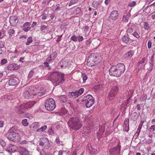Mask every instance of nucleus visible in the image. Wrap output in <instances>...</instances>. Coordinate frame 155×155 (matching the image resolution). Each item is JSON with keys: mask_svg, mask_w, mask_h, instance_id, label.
<instances>
[{"mask_svg": "<svg viewBox=\"0 0 155 155\" xmlns=\"http://www.w3.org/2000/svg\"><path fill=\"white\" fill-rule=\"evenodd\" d=\"M60 99L61 101H62V102L63 103H65L67 101H68V100L69 99L68 97H66V96L65 95H62L60 96Z\"/></svg>", "mask_w": 155, "mask_h": 155, "instance_id": "24", "label": "nucleus"}, {"mask_svg": "<svg viewBox=\"0 0 155 155\" xmlns=\"http://www.w3.org/2000/svg\"><path fill=\"white\" fill-rule=\"evenodd\" d=\"M150 27L149 26L148 23L147 22L144 23V28L146 30H148L150 29Z\"/></svg>", "mask_w": 155, "mask_h": 155, "instance_id": "36", "label": "nucleus"}, {"mask_svg": "<svg viewBox=\"0 0 155 155\" xmlns=\"http://www.w3.org/2000/svg\"><path fill=\"white\" fill-rule=\"evenodd\" d=\"M49 63V62H47V61H46L45 62H44V64L46 67H49V64H48Z\"/></svg>", "mask_w": 155, "mask_h": 155, "instance_id": "63", "label": "nucleus"}, {"mask_svg": "<svg viewBox=\"0 0 155 155\" xmlns=\"http://www.w3.org/2000/svg\"><path fill=\"white\" fill-rule=\"evenodd\" d=\"M68 64V62L65 59H63L60 63V65L61 67L63 68H65Z\"/></svg>", "mask_w": 155, "mask_h": 155, "instance_id": "18", "label": "nucleus"}, {"mask_svg": "<svg viewBox=\"0 0 155 155\" xmlns=\"http://www.w3.org/2000/svg\"><path fill=\"white\" fill-rule=\"evenodd\" d=\"M78 36L75 35L72 36L71 38V39L73 41L76 42L78 41Z\"/></svg>", "mask_w": 155, "mask_h": 155, "instance_id": "37", "label": "nucleus"}, {"mask_svg": "<svg viewBox=\"0 0 155 155\" xmlns=\"http://www.w3.org/2000/svg\"><path fill=\"white\" fill-rule=\"evenodd\" d=\"M46 91L44 90L42 91L41 88L40 89V91L38 92L37 94L34 95H37L38 97L44 96L45 95Z\"/></svg>", "mask_w": 155, "mask_h": 155, "instance_id": "21", "label": "nucleus"}, {"mask_svg": "<svg viewBox=\"0 0 155 155\" xmlns=\"http://www.w3.org/2000/svg\"><path fill=\"white\" fill-rule=\"evenodd\" d=\"M0 143L2 147L5 146L6 145L5 143L3 140L0 141Z\"/></svg>", "mask_w": 155, "mask_h": 155, "instance_id": "53", "label": "nucleus"}, {"mask_svg": "<svg viewBox=\"0 0 155 155\" xmlns=\"http://www.w3.org/2000/svg\"><path fill=\"white\" fill-rule=\"evenodd\" d=\"M36 102L35 101H32L23 104L24 107H25V109L31 107Z\"/></svg>", "mask_w": 155, "mask_h": 155, "instance_id": "15", "label": "nucleus"}, {"mask_svg": "<svg viewBox=\"0 0 155 155\" xmlns=\"http://www.w3.org/2000/svg\"><path fill=\"white\" fill-rule=\"evenodd\" d=\"M83 40V38L82 36H78V40L79 41H81Z\"/></svg>", "mask_w": 155, "mask_h": 155, "instance_id": "54", "label": "nucleus"}, {"mask_svg": "<svg viewBox=\"0 0 155 155\" xmlns=\"http://www.w3.org/2000/svg\"><path fill=\"white\" fill-rule=\"evenodd\" d=\"M23 151H21V155H26L28 153V150L25 148H22Z\"/></svg>", "mask_w": 155, "mask_h": 155, "instance_id": "34", "label": "nucleus"}, {"mask_svg": "<svg viewBox=\"0 0 155 155\" xmlns=\"http://www.w3.org/2000/svg\"><path fill=\"white\" fill-rule=\"evenodd\" d=\"M142 126V125L140 124H139V125L138 126V127L137 128V131L136 132V134H137V137H138L139 136V135L140 134V130Z\"/></svg>", "mask_w": 155, "mask_h": 155, "instance_id": "38", "label": "nucleus"}, {"mask_svg": "<svg viewBox=\"0 0 155 155\" xmlns=\"http://www.w3.org/2000/svg\"><path fill=\"white\" fill-rule=\"evenodd\" d=\"M31 23L29 22H26L23 25V27H27L28 25H30Z\"/></svg>", "mask_w": 155, "mask_h": 155, "instance_id": "55", "label": "nucleus"}, {"mask_svg": "<svg viewBox=\"0 0 155 155\" xmlns=\"http://www.w3.org/2000/svg\"><path fill=\"white\" fill-rule=\"evenodd\" d=\"M70 101H71V99H69L68 100V101H67V102H66L67 103L66 104V106L68 107H70L72 105L73 103H71Z\"/></svg>", "mask_w": 155, "mask_h": 155, "instance_id": "43", "label": "nucleus"}, {"mask_svg": "<svg viewBox=\"0 0 155 155\" xmlns=\"http://www.w3.org/2000/svg\"><path fill=\"white\" fill-rule=\"evenodd\" d=\"M68 124L70 128L75 130H78L82 126L81 122L76 117L70 118L68 122Z\"/></svg>", "mask_w": 155, "mask_h": 155, "instance_id": "3", "label": "nucleus"}, {"mask_svg": "<svg viewBox=\"0 0 155 155\" xmlns=\"http://www.w3.org/2000/svg\"><path fill=\"white\" fill-rule=\"evenodd\" d=\"M82 77L83 78V82H85V81L87 79V75L84 73H83L82 74Z\"/></svg>", "mask_w": 155, "mask_h": 155, "instance_id": "35", "label": "nucleus"}, {"mask_svg": "<svg viewBox=\"0 0 155 155\" xmlns=\"http://www.w3.org/2000/svg\"><path fill=\"white\" fill-rule=\"evenodd\" d=\"M81 11V9L80 8L78 7L77 8L75 11V13L76 14L79 13Z\"/></svg>", "mask_w": 155, "mask_h": 155, "instance_id": "52", "label": "nucleus"}, {"mask_svg": "<svg viewBox=\"0 0 155 155\" xmlns=\"http://www.w3.org/2000/svg\"><path fill=\"white\" fill-rule=\"evenodd\" d=\"M45 105L46 109L49 111L53 110L56 107L55 102L51 98H49L45 101Z\"/></svg>", "mask_w": 155, "mask_h": 155, "instance_id": "6", "label": "nucleus"}, {"mask_svg": "<svg viewBox=\"0 0 155 155\" xmlns=\"http://www.w3.org/2000/svg\"><path fill=\"white\" fill-rule=\"evenodd\" d=\"M20 130H18L17 126H14L8 130V132L9 133H18Z\"/></svg>", "mask_w": 155, "mask_h": 155, "instance_id": "19", "label": "nucleus"}, {"mask_svg": "<svg viewBox=\"0 0 155 155\" xmlns=\"http://www.w3.org/2000/svg\"><path fill=\"white\" fill-rule=\"evenodd\" d=\"M49 2L48 0H43L42 4L43 5H49Z\"/></svg>", "mask_w": 155, "mask_h": 155, "instance_id": "51", "label": "nucleus"}, {"mask_svg": "<svg viewBox=\"0 0 155 155\" xmlns=\"http://www.w3.org/2000/svg\"><path fill=\"white\" fill-rule=\"evenodd\" d=\"M120 145L118 143L116 147L110 149V152L113 154L117 153L118 155H119L120 154Z\"/></svg>", "mask_w": 155, "mask_h": 155, "instance_id": "9", "label": "nucleus"}, {"mask_svg": "<svg viewBox=\"0 0 155 155\" xmlns=\"http://www.w3.org/2000/svg\"><path fill=\"white\" fill-rule=\"evenodd\" d=\"M84 89L83 88H81L79 89L78 91H75L77 95V96L78 97L81 95L84 92Z\"/></svg>", "mask_w": 155, "mask_h": 155, "instance_id": "28", "label": "nucleus"}, {"mask_svg": "<svg viewBox=\"0 0 155 155\" xmlns=\"http://www.w3.org/2000/svg\"><path fill=\"white\" fill-rule=\"evenodd\" d=\"M129 125H123V127L124 130L127 132H128L129 130Z\"/></svg>", "mask_w": 155, "mask_h": 155, "instance_id": "46", "label": "nucleus"}, {"mask_svg": "<svg viewBox=\"0 0 155 155\" xmlns=\"http://www.w3.org/2000/svg\"><path fill=\"white\" fill-rule=\"evenodd\" d=\"M34 71L32 70H31L30 71V72L28 75V80H29L32 77V76L34 74Z\"/></svg>", "mask_w": 155, "mask_h": 155, "instance_id": "33", "label": "nucleus"}, {"mask_svg": "<svg viewBox=\"0 0 155 155\" xmlns=\"http://www.w3.org/2000/svg\"><path fill=\"white\" fill-rule=\"evenodd\" d=\"M25 98H28L30 97V94L28 91H25L23 94Z\"/></svg>", "mask_w": 155, "mask_h": 155, "instance_id": "30", "label": "nucleus"}, {"mask_svg": "<svg viewBox=\"0 0 155 155\" xmlns=\"http://www.w3.org/2000/svg\"><path fill=\"white\" fill-rule=\"evenodd\" d=\"M17 149V147L15 145L9 144L7 149V151L9 152H14Z\"/></svg>", "mask_w": 155, "mask_h": 155, "instance_id": "14", "label": "nucleus"}, {"mask_svg": "<svg viewBox=\"0 0 155 155\" xmlns=\"http://www.w3.org/2000/svg\"><path fill=\"white\" fill-rule=\"evenodd\" d=\"M130 16V12L127 13L126 15H124L122 21L124 22H127L128 21L129 17Z\"/></svg>", "mask_w": 155, "mask_h": 155, "instance_id": "23", "label": "nucleus"}, {"mask_svg": "<svg viewBox=\"0 0 155 155\" xmlns=\"http://www.w3.org/2000/svg\"><path fill=\"white\" fill-rule=\"evenodd\" d=\"M55 142L57 144H59L60 143V141L59 137H57L55 140Z\"/></svg>", "mask_w": 155, "mask_h": 155, "instance_id": "62", "label": "nucleus"}, {"mask_svg": "<svg viewBox=\"0 0 155 155\" xmlns=\"http://www.w3.org/2000/svg\"><path fill=\"white\" fill-rule=\"evenodd\" d=\"M25 107L23 104H21L20 106L16 107L15 108V110L19 113H21L23 112V111L25 110Z\"/></svg>", "mask_w": 155, "mask_h": 155, "instance_id": "16", "label": "nucleus"}, {"mask_svg": "<svg viewBox=\"0 0 155 155\" xmlns=\"http://www.w3.org/2000/svg\"><path fill=\"white\" fill-rule=\"evenodd\" d=\"M133 35L134 37L137 38H138L139 37V35L136 32H134Z\"/></svg>", "mask_w": 155, "mask_h": 155, "instance_id": "58", "label": "nucleus"}, {"mask_svg": "<svg viewBox=\"0 0 155 155\" xmlns=\"http://www.w3.org/2000/svg\"><path fill=\"white\" fill-rule=\"evenodd\" d=\"M152 129H153V130H155V125L151 126L149 128L148 130H150H150Z\"/></svg>", "mask_w": 155, "mask_h": 155, "instance_id": "59", "label": "nucleus"}, {"mask_svg": "<svg viewBox=\"0 0 155 155\" xmlns=\"http://www.w3.org/2000/svg\"><path fill=\"white\" fill-rule=\"evenodd\" d=\"M145 64H143L142 63H140L139 62L138 63V68L140 69L143 68L144 67Z\"/></svg>", "mask_w": 155, "mask_h": 155, "instance_id": "40", "label": "nucleus"}, {"mask_svg": "<svg viewBox=\"0 0 155 155\" xmlns=\"http://www.w3.org/2000/svg\"><path fill=\"white\" fill-rule=\"evenodd\" d=\"M49 143L48 140L45 137L41 138L39 142V145L42 147L44 146V145L48 146Z\"/></svg>", "mask_w": 155, "mask_h": 155, "instance_id": "11", "label": "nucleus"}, {"mask_svg": "<svg viewBox=\"0 0 155 155\" xmlns=\"http://www.w3.org/2000/svg\"><path fill=\"white\" fill-rule=\"evenodd\" d=\"M122 41L126 43H127L129 41L127 35L126 34L122 38Z\"/></svg>", "mask_w": 155, "mask_h": 155, "instance_id": "26", "label": "nucleus"}, {"mask_svg": "<svg viewBox=\"0 0 155 155\" xmlns=\"http://www.w3.org/2000/svg\"><path fill=\"white\" fill-rule=\"evenodd\" d=\"M97 2L95 1H94L92 3V5L93 6L94 8H96L97 7V5H96V4H97Z\"/></svg>", "mask_w": 155, "mask_h": 155, "instance_id": "61", "label": "nucleus"}, {"mask_svg": "<svg viewBox=\"0 0 155 155\" xmlns=\"http://www.w3.org/2000/svg\"><path fill=\"white\" fill-rule=\"evenodd\" d=\"M78 1V0H71L69 4V5L70 6L76 3Z\"/></svg>", "mask_w": 155, "mask_h": 155, "instance_id": "44", "label": "nucleus"}, {"mask_svg": "<svg viewBox=\"0 0 155 155\" xmlns=\"http://www.w3.org/2000/svg\"><path fill=\"white\" fill-rule=\"evenodd\" d=\"M23 29L24 31L25 32H27L31 29V27H23Z\"/></svg>", "mask_w": 155, "mask_h": 155, "instance_id": "47", "label": "nucleus"}, {"mask_svg": "<svg viewBox=\"0 0 155 155\" xmlns=\"http://www.w3.org/2000/svg\"><path fill=\"white\" fill-rule=\"evenodd\" d=\"M137 115L138 114L136 112H132L130 115V117H131V119H132L134 120H135V119H136L137 118Z\"/></svg>", "mask_w": 155, "mask_h": 155, "instance_id": "29", "label": "nucleus"}, {"mask_svg": "<svg viewBox=\"0 0 155 155\" xmlns=\"http://www.w3.org/2000/svg\"><path fill=\"white\" fill-rule=\"evenodd\" d=\"M47 128V126L45 125L40 128L38 129L37 131L38 132H43Z\"/></svg>", "mask_w": 155, "mask_h": 155, "instance_id": "31", "label": "nucleus"}, {"mask_svg": "<svg viewBox=\"0 0 155 155\" xmlns=\"http://www.w3.org/2000/svg\"><path fill=\"white\" fill-rule=\"evenodd\" d=\"M100 61L96 60V59H94V54H91L87 59V63L89 66L92 67L95 64L100 63Z\"/></svg>", "mask_w": 155, "mask_h": 155, "instance_id": "8", "label": "nucleus"}, {"mask_svg": "<svg viewBox=\"0 0 155 155\" xmlns=\"http://www.w3.org/2000/svg\"><path fill=\"white\" fill-rule=\"evenodd\" d=\"M139 62L140 63H142L143 64H146L147 61L146 60V58L145 57H143L141 61H140Z\"/></svg>", "mask_w": 155, "mask_h": 155, "instance_id": "41", "label": "nucleus"}, {"mask_svg": "<svg viewBox=\"0 0 155 155\" xmlns=\"http://www.w3.org/2000/svg\"><path fill=\"white\" fill-rule=\"evenodd\" d=\"M129 119L126 118L124 120V125H129Z\"/></svg>", "mask_w": 155, "mask_h": 155, "instance_id": "48", "label": "nucleus"}, {"mask_svg": "<svg viewBox=\"0 0 155 155\" xmlns=\"http://www.w3.org/2000/svg\"><path fill=\"white\" fill-rule=\"evenodd\" d=\"M64 74L58 72H53L50 74V79L53 84L56 85H59L64 81Z\"/></svg>", "mask_w": 155, "mask_h": 155, "instance_id": "2", "label": "nucleus"}, {"mask_svg": "<svg viewBox=\"0 0 155 155\" xmlns=\"http://www.w3.org/2000/svg\"><path fill=\"white\" fill-rule=\"evenodd\" d=\"M50 134H52L54 133V131L52 130L51 129H50L48 131Z\"/></svg>", "mask_w": 155, "mask_h": 155, "instance_id": "64", "label": "nucleus"}, {"mask_svg": "<svg viewBox=\"0 0 155 155\" xmlns=\"http://www.w3.org/2000/svg\"><path fill=\"white\" fill-rule=\"evenodd\" d=\"M47 26H46L45 25H43L41 27V31H43L45 29H47Z\"/></svg>", "mask_w": 155, "mask_h": 155, "instance_id": "50", "label": "nucleus"}, {"mask_svg": "<svg viewBox=\"0 0 155 155\" xmlns=\"http://www.w3.org/2000/svg\"><path fill=\"white\" fill-rule=\"evenodd\" d=\"M125 71V66L124 64L120 63L116 66H112L109 69L110 75L119 77Z\"/></svg>", "mask_w": 155, "mask_h": 155, "instance_id": "1", "label": "nucleus"}, {"mask_svg": "<svg viewBox=\"0 0 155 155\" xmlns=\"http://www.w3.org/2000/svg\"><path fill=\"white\" fill-rule=\"evenodd\" d=\"M152 42L150 40L148 41V47L149 48H150L151 47Z\"/></svg>", "mask_w": 155, "mask_h": 155, "instance_id": "57", "label": "nucleus"}, {"mask_svg": "<svg viewBox=\"0 0 155 155\" xmlns=\"http://www.w3.org/2000/svg\"><path fill=\"white\" fill-rule=\"evenodd\" d=\"M9 21L12 26H15L18 22L17 18L14 16H11L10 18Z\"/></svg>", "mask_w": 155, "mask_h": 155, "instance_id": "12", "label": "nucleus"}, {"mask_svg": "<svg viewBox=\"0 0 155 155\" xmlns=\"http://www.w3.org/2000/svg\"><path fill=\"white\" fill-rule=\"evenodd\" d=\"M6 137L11 141L17 142L20 141L21 136L18 133L7 132L6 135Z\"/></svg>", "mask_w": 155, "mask_h": 155, "instance_id": "5", "label": "nucleus"}, {"mask_svg": "<svg viewBox=\"0 0 155 155\" xmlns=\"http://www.w3.org/2000/svg\"><path fill=\"white\" fill-rule=\"evenodd\" d=\"M136 2L135 1H133L132 2L129 3V6L130 7H132L135 5L136 4Z\"/></svg>", "mask_w": 155, "mask_h": 155, "instance_id": "49", "label": "nucleus"}, {"mask_svg": "<svg viewBox=\"0 0 155 155\" xmlns=\"http://www.w3.org/2000/svg\"><path fill=\"white\" fill-rule=\"evenodd\" d=\"M82 101L87 108L91 107L94 102L93 97L91 94H84L82 99Z\"/></svg>", "mask_w": 155, "mask_h": 155, "instance_id": "4", "label": "nucleus"}, {"mask_svg": "<svg viewBox=\"0 0 155 155\" xmlns=\"http://www.w3.org/2000/svg\"><path fill=\"white\" fill-rule=\"evenodd\" d=\"M18 83V79L17 78L10 79L8 82V84L10 86H15Z\"/></svg>", "mask_w": 155, "mask_h": 155, "instance_id": "17", "label": "nucleus"}, {"mask_svg": "<svg viewBox=\"0 0 155 155\" xmlns=\"http://www.w3.org/2000/svg\"><path fill=\"white\" fill-rule=\"evenodd\" d=\"M57 53L56 52H54L52 53L51 54H53V55L52 56V59L53 60L56 57Z\"/></svg>", "mask_w": 155, "mask_h": 155, "instance_id": "56", "label": "nucleus"}, {"mask_svg": "<svg viewBox=\"0 0 155 155\" xmlns=\"http://www.w3.org/2000/svg\"><path fill=\"white\" fill-rule=\"evenodd\" d=\"M117 86H114L111 88V90L109 93L108 98L110 100L113 99L118 91Z\"/></svg>", "mask_w": 155, "mask_h": 155, "instance_id": "7", "label": "nucleus"}, {"mask_svg": "<svg viewBox=\"0 0 155 155\" xmlns=\"http://www.w3.org/2000/svg\"><path fill=\"white\" fill-rule=\"evenodd\" d=\"M119 17V14L118 11L114 10L111 12L109 16L110 19L112 20H115Z\"/></svg>", "mask_w": 155, "mask_h": 155, "instance_id": "10", "label": "nucleus"}, {"mask_svg": "<svg viewBox=\"0 0 155 155\" xmlns=\"http://www.w3.org/2000/svg\"><path fill=\"white\" fill-rule=\"evenodd\" d=\"M134 53L133 51H130L124 54V57L127 59H130L132 57Z\"/></svg>", "mask_w": 155, "mask_h": 155, "instance_id": "22", "label": "nucleus"}, {"mask_svg": "<svg viewBox=\"0 0 155 155\" xmlns=\"http://www.w3.org/2000/svg\"><path fill=\"white\" fill-rule=\"evenodd\" d=\"M130 97L126 101H124L123 104L122 105V107H124L125 108L127 107V104H128L130 102Z\"/></svg>", "mask_w": 155, "mask_h": 155, "instance_id": "27", "label": "nucleus"}, {"mask_svg": "<svg viewBox=\"0 0 155 155\" xmlns=\"http://www.w3.org/2000/svg\"><path fill=\"white\" fill-rule=\"evenodd\" d=\"M21 116L28 118L30 119H32L33 117L31 114L26 112H22L21 113Z\"/></svg>", "mask_w": 155, "mask_h": 155, "instance_id": "20", "label": "nucleus"}, {"mask_svg": "<svg viewBox=\"0 0 155 155\" xmlns=\"http://www.w3.org/2000/svg\"><path fill=\"white\" fill-rule=\"evenodd\" d=\"M4 46V45L3 42L0 40V48H2Z\"/></svg>", "mask_w": 155, "mask_h": 155, "instance_id": "60", "label": "nucleus"}, {"mask_svg": "<svg viewBox=\"0 0 155 155\" xmlns=\"http://www.w3.org/2000/svg\"><path fill=\"white\" fill-rule=\"evenodd\" d=\"M73 97H78L75 91L69 92L68 93V97L69 99H70V98Z\"/></svg>", "mask_w": 155, "mask_h": 155, "instance_id": "25", "label": "nucleus"}, {"mask_svg": "<svg viewBox=\"0 0 155 155\" xmlns=\"http://www.w3.org/2000/svg\"><path fill=\"white\" fill-rule=\"evenodd\" d=\"M32 38L31 36H30L28 38L27 41L26 42L25 44L26 45H29L30 43L32 42Z\"/></svg>", "mask_w": 155, "mask_h": 155, "instance_id": "32", "label": "nucleus"}, {"mask_svg": "<svg viewBox=\"0 0 155 155\" xmlns=\"http://www.w3.org/2000/svg\"><path fill=\"white\" fill-rule=\"evenodd\" d=\"M7 60L5 58L3 59L1 61V64L3 65L6 64L7 63Z\"/></svg>", "mask_w": 155, "mask_h": 155, "instance_id": "45", "label": "nucleus"}, {"mask_svg": "<svg viewBox=\"0 0 155 155\" xmlns=\"http://www.w3.org/2000/svg\"><path fill=\"white\" fill-rule=\"evenodd\" d=\"M19 65L16 64H12L8 66V69L10 70H17L20 68Z\"/></svg>", "mask_w": 155, "mask_h": 155, "instance_id": "13", "label": "nucleus"}, {"mask_svg": "<svg viewBox=\"0 0 155 155\" xmlns=\"http://www.w3.org/2000/svg\"><path fill=\"white\" fill-rule=\"evenodd\" d=\"M15 32V31L14 30L11 29H10L8 32V33L9 34V37H11Z\"/></svg>", "mask_w": 155, "mask_h": 155, "instance_id": "42", "label": "nucleus"}, {"mask_svg": "<svg viewBox=\"0 0 155 155\" xmlns=\"http://www.w3.org/2000/svg\"><path fill=\"white\" fill-rule=\"evenodd\" d=\"M22 124L24 126H27L28 125V123L27 122V120L26 119L23 120L22 121Z\"/></svg>", "mask_w": 155, "mask_h": 155, "instance_id": "39", "label": "nucleus"}]
</instances>
